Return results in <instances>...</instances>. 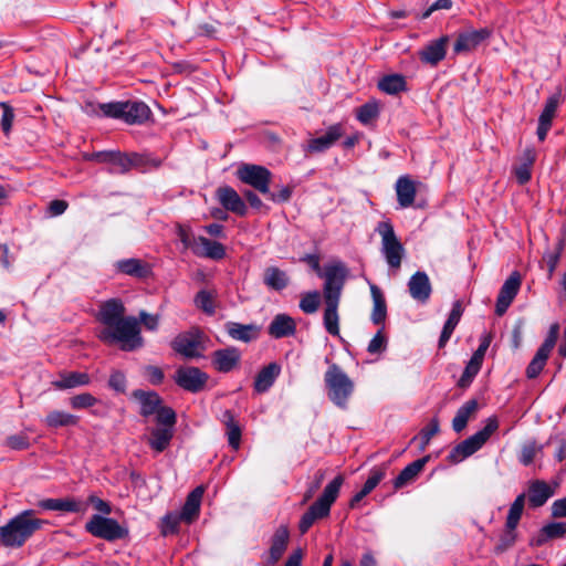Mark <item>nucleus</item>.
I'll return each instance as SVG.
<instances>
[{"label":"nucleus","mask_w":566,"mask_h":566,"mask_svg":"<svg viewBox=\"0 0 566 566\" xmlns=\"http://www.w3.org/2000/svg\"><path fill=\"white\" fill-rule=\"evenodd\" d=\"M126 307L120 298L114 297L99 304L97 321L105 326L98 338L105 344H120L125 352L136 350L144 345L137 317L125 316Z\"/></svg>","instance_id":"nucleus-1"},{"label":"nucleus","mask_w":566,"mask_h":566,"mask_svg":"<svg viewBox=\"0 0 566 566\" xmlns=\"http://www.w3.org/2000/svg\"><path fill=\"white\" fill-rule=\"evenodd\" d=\"M323 286L324 315L323 323L326 332L332 336H339V314L342 291L346 280V269L342 263L325 266Z\"/></svg>","instance_id":"nucleus-2"},{"label":"nucleus","mask_w":566,"mask_h":566,"mask_svg":"<svg viewBox=\"0 0 566 566\" xmlns=\"http://www.w3.org/2000/svg\"><path fill=\"white\" fill-rule=\"evenodd\" d=\"M44 524V520L34 517L32 510H25L0 527V544L21 547Z\"/></svg>","instance_id":"nucleus-3"},{"label":"nucleus","mask_w":566,"mask_h":566,"mask_svg":"<svg viewBox=\"0 0 566 566\" xmlns=\"http://www.w3.org/2000/svg\"><path fill=\"white\" fill-rule=\"evenodd\" d=\"M343 483L344 478L337 475L325 486L322 495L302 515L298 524L301 534H305L317 520L329 515L331 506L338 497Z\"/></svg>","instance_id":"nucleus-4"},{"label":"nucleus","mask_w":566,"mask_h":566,"mask_svg":"<svg viewBox=\"0 0 566 566\" xmlns=\"http://www.w3.org/2000/svg\"><path fill=\"white\" fill-rule=\"evenodd\" d=\"M324 382L329 400L340 409H346L354 392L355 384L336 364H332L325 375Z\"/></svg>","instance_id":"nucleus-5"},{"label":"nucleus","mask_w":566,"mask_h":566,"mask_svg":"<svg viewBox=\"0 0 566 566\" xmlns=\"http://www.w3.org/2000/svg\"><path fill=\"white\" fill-rule=\"evenodd\" d=\"M499 421L496 417L486 419L485 426L473 436L467 438L457 444L448 454L447 459L452 464H458L464 459L480 450L490 437L497 430Z\"/></svg>","instance_id":"nucleus-6"},{"label":"nucleus","mask_w":566,"mask_h":566,"mask_svg":"<svg viewBox=\"0 0 566 566\" xmlns=\"http://www.w3.org/2000/svg\"><path fill=\"white\" fill-rule=\"evenodd\" d=\"M101 109L105 116L122 119L129 125H142L151 115L148 105L140 101L102 104Z\"/></svg>","instance_id":"nucleus-7"},{"label":"nucleus","mask_w":566,"mask_h":566,"mask_svg":"<svg viewBox=\"0 0 566 566\" xmlns=\"http://www.w3.org/2000/svg\"><path fill=\"white\" fill-rule=\"evenodd\" d=\"M377 231L381 237V252L392 269H399L405 254V249L398 240L390 222H380Z\"/></svg>","instance_id":"nucleus-8"},{"label":"nucleus","mask_w":566,"mask_h":566,"mask_svg":"<svg viewBox=\"0 0 566 566\" xmlns=\"http://www.w3.org/2000/svg\"><path fill=\"white\" fill-rule=\"evenodd\" d=\"M85 531L94 537L108 542L122 539L128 535V531L111 517L94 514L85 524Z\"/></svg>","instance_id":"nucleus-9"},{"label":"nucleus","mask_w":566,"mask_h":566,"mask_svg":"<svg viewBox=\"0 0 566 566\" xmlns=\"http://www.w3.org/2000/svg\"><path fill=\"white\" fill-rule=\"evenodd\" d=\"M238 178L261 193H269L271 171L259 165L243 164L237 170Z\"/></svg>","instance_id":"nucleus-10"},{"label":"nucleus","mask_w":566,"mask_h":566,"mask_svg":"<svg viewBox=\"0 0 566 566\" xmlns=\"http://www.w3.org/2000/svg\"><path fill=\"white\" fill-rule=\"evenodd\" d=\"M171 348L186 358L201 357L202 334L199 328H191L178 334L171 342Z\"/></svg>","instance_id":"nucleus-11"},{"label":"nucleus","mask_w":566,"mask_h":566,"mask_svg":"<svg viewBox=\"0 0 566 566\" xmlns=\"http://www.w3.org/2000/svg\"><path fill=\"white\" fill-rule=\"evenodd\" d=\"M491 33L489 28L465 29L460 31L453 43V53L459 55L473 52L491 36Z\"/></svg>","instance_id":"nucleus-12"},{"label":"nucleus","mask_w":566,"mask_h":566,"mask_svg":"<svg viewBox=\"0 0 566 566\" xmlns=\"http://www.w3.org/2000/svg\"><path fill=\"white\" fill-rule=\"evenodd\" d=\"M174 379L182 389L190 392H199L205 388L209 376L198 367L187 366L179 367Z\"/></svg>","instance_id":"nucleus-13"},{"label":"nucleus","mask_w":566,"mask_h":566,"mask_svg":"<svg viewBox=\"0 0 566 566\" xmlns=\"http://www.w3.org/2000/svg\"><path fill=\"white\" fill-rule=\"evenodd\" d=\"M522 284V276L517 271L511 273V275L503 283L500 293L496 298L495 313L502 316L513 300L517 295Z\"/></svg>","instance_id":"nucleus-14"},{"label":"nucleus","mask_w":566,"mask_h":566,"mask_svg":"<svg viewBox=\"0 0 566 566\" xmlns=\"http://www.w3.org/2000/svg\"><path fill=\"white\" fill-rule=\"evenodd\" d=\"M85 158L87 160L109 165L108 171L111 174L123 175L127 172V153H122L119 150H103L86 155Z\"/></svg>","instance_id":"nucleus-15"},{"label":"nucleus","mask_w":566,"mask_h":566,"mask_svg":"<svg viewBox=\"0 0 566 566\" xmlns=\"http://www.w3.org/2000/svg\"><path fill=\"white\" fill-rule=\"evenodd\" d=\"M449 36L442 35L429 41L419 52V59L422 63L431 66L438 65L447 55Z\"/></svg>","instance_id":"nucleus-16"},{"label":"nucleus","mask_w":566,"mask_h":566,"mask_svg":"<svg viewBox=\"0 0 566 566\" xmlns=\"http://www.w3.org/2000/svg\"><path fill=\"white\" fill-rule=\"evenodd\" d=\"M554 494V488L543 480H532L528 482L527 501L528 505L533 509L543 506Z\"/></svg>","instance_id":"nucleus-17"},{"label":"nucleus","mask_w":566,"mask_h":566,"mask_svg":"<svg viewBox=\"0 0 566 566\" xmlns=\"http://www.w3.org/2000/svg\"><path fill=\"white\" fill-rule=\"evenodd\" d=\"M290 538V532L286 525L279 526L271 537V546L266 558L268 566L275 565L283 556Z\"/></svg>","instance_id":"nucleus-18"},{"label":"nucleus","mask_w":566,"mask_h":566,"mask_svg":"<svg viewBox=\"0 0 566 566\" xmlns=\"http://www.w3.org/2000/svg\"><path fill=\"white\" fill-rule=\"evenodd\" d=\"M217 197L219 202L226 210L237 213L239 216L247 214L248 208L242 198L233 188L229 186L218 188Z\"/></svg>","instance_id":"nucleus-19"},{"label":"nucleus","mask_w":566,"mask_h":566,"mask_svg":"<svg viewBox=\"0 0 566 566\" xmlns=\"http://www.w3.org/2000/svg\"><path fill=\"white\" fill-rule=\"evenodd\" d=\"M408 289L411 297L420 303H426L432 292L429 276L426 272H416L408 282Z\"/></svg>","instance_id":"nucleus-20"},{"label":"nucleus","mask_w":566,"mask_h":566,"mask_svg":"<svg viewBox=\"0 0 566 566\" xmlns=\"http://www.w3.org/2000/svg\"><path fill=\"white\" fill-rule=\"evenodd\" d=\"M240 359L241 353L235 347L218 349L212 354V365L220 373L231 371Z\"/></svg>","instance_id":"nucleus-21"},{"label":"nucleus","mask_w":566,"mask_h":566,"mask_svg":"<svg viewBox=\"0 0 566 566\" xmlns=\"http://www.w3.org/2000/svg\"><path fill=\"white\" fill-rule=\"evenodd\" d=\"M203 493L205 489L200 485L188 494L180 513H178L182 517V522L191 524L198 518Z\"/></svg>","instance_id":"nucleus-22"},{"label":"nucleus","mask_w":566,"mask_h":566,"mask_svg":"<svg viewBox=\"0 0 566 566\" xmlns=\"http://www.w3.org/2000/svg\"><path fill=\"white\" fill-rule=\"evenodd\" d=\"M343 133L340 124L332 125L328 127L325 135L313 138L308 142L307 150L311 153H322L332 147V145L343 136Z\"/></svg>","instance_id":"nucleus-23"},{"label":"nucleus","mask_w":566,"mask_h":566,"mask_svg":"<svg viewBox=\"0 0 566 566\" xmlns=\"http://www.w3.org/2000/svg\"><path fill=\"white\" fill-rule=\"evenodd\" d=\"M296 332L295 321L287 314H277L268 327V333L274 338L293 336Z\"/></svg>","instance_id":"nucleus-24"},{"label":"nucleus","mask_w":566,"mask_h":566,"mask_svg":"<svg viewBox=\"0 0 566 566\" xmlns=\"http://www.w3.org/2000/svg\"><path fill=\"white\" fill-rule=\"evenodd\" d=\"M395 188L400 208L411 207L417 195L415 181L409 176H401L397 179Z\"/></svg>","instance_id":"nucleus-25"},{"label":"nucleus","mask_w":566,"mask_h":566,"mask_svg":"<svg viewBox=\"0 0 566 566\" xmlns=\"http://www.w3.org/2000/svg\"><path fill=\"white\" fill-rule=\"evenodd\" d=\"M193 254L200 258L221 260L226 255V249L220 242L198 237L197 244L193 247Z\"/></svg>","instance_id":"nucleus-26"},{"label":"nucleus","mask_w":566,"mask_h":566,"mask_svg":"<svg viewBox=\"0 0 566 566\" xmlns=\"http://www.w3.org/2000/svg\"><path fill=\"white\" fill-rule=\"evenodd\" d=\"M132 396L139 402V413L143 417H149L151 415H155L160 405L163 403L160 396L155 391H145L142 389H137L133 391Z\"/></svg>","instance_id":"nucleus-27"},{"label":"nucleus","mask_w":566,"mask_h":566,"mask_svg":"<svg viewBox=\"0 0 566 566\" xmlns=\"http://www.w3.org/2000/svg\"><path fill=\"white\" fill-rule=\"evenodd\" d=\"M90 382L91 377L87 373L63 371L59 375V379L54 380L52 385L57 390H66L87 386Z\"/></svg>","instance_id":"nucleus-28"},{"label":"nucleus","mask_w":566,"mask_h":566,"mask_svg":"<svg viewBox=\"0 0 566 566\" xmlns=\"http://www.w3.org/2000/svg\"><path fill=\"white\" fill-rule=\"evenodd\" d=\"M281 367L276 363H271L263 367L256 375L254 380V389L256 392L262 394L268 391L275 379L279 377Z\"/></svg>","instance_id":"nucleus-29"},{"label":"nucleus","mask_w":566,"mask_h":566,"mask_svg":"<svg viewBox=\"0 0 566 566\" xmlns=\"http://www.w3.org/2000/svg\"><path fill=\"white\" fill-rule=\"evenodd\" d=\"M428 460L429 457L426 455L408 464L394 480V488L398 490L415 481L419 473L423 470Z\"/></svg>","instance_id":"nucleus-30"},{"label":"nucleus","mask_w":566,"mask_h":566,"mask_svg":"<svg viewBox=\"0 0 566 566\" xmlns=\"http://www.w3.org/2000/svg\"><path fill=\"white\" fill-rule=\"evenodd\" d=\"M43 510L78 513L83 511L81 502L74 499H45L39 502Z\"/></svg>","instance_id":"nucleus-31"},{"label":"nucleus","mask_w":566,"mask_h":566,"mask_svg":"<svg viewBox=\"0 0 566 566\" xmlns=\"http://www.w3.org/2000/svg\"><path fill=\"white\" fill-rule=\"evenodd\" d=\"M478 408H479V405L475 399H470L464 405H462L458 409V411L452 420V429L457 433L462 432L465 429L470 418L473 417L475 415V412L478 411Z\"/></svg>","instance_id":"nucleus-32"},{"label":"nucleus","mask_w":566,"mask_h":566,"mask_svg":"<svg viewBox=\"0 0 566 566\" xmlns=\"http://www.w3.org/2000/svg\"><path fill=\"white\" fill-rule=\"evenodd\" d=\"M263 283L271 290L282 291L289 285L290 277L285 271L277 266H269L264 270Z\"/></svg>","instance_id":"nucleus-33"},{"label":"nucleus","mask_w":566,"mask_h":566,"mask_svg":"<svg viewBox=\"0 0 566 566\" xmlns=\"http://www.w3.org/2000/svg\"><path fill=\"white\" fill-rule=\"evenodd\" d=\"M78 421L80 418L77 416L62 410L50 411L43 420L44 424L50 429L77 426Z\"/></svg>","instance_id":"nucleus-34"},{"label":"nucleus","mask_w":566,"mask_h":566,"mask_svg":"<svg viewBox=\"0 0 566 566\" xmlns=\"http://www.w3.org/2000/svg\"><path fill=\"white\" fill-rule=\"evenodd\" d=\"M566 535V522H552L544 525L537 537L535 538V545L542 546L546 542L555 538H562Z\"/></svg>","instance_id":"nucleus-35"},{"label":"nucleus","mask_w":566,"mask_h":566,"mask_svg":"<svg viewBox=\"0 0 566 566\" xmlns=\"http://www.w3.org/2000/svg\"><path fill=\"white\" fill-rule=\"evenodd\" d=\"M226 329L231 338L244 343H249L258 337V329L254 325L229 322L226 324Z\"/></svg>","instance_id":"nucleus-36"},{"label":"nucleus","mask_w":566,"mask_h":566,"mask_svg":"<svg viewBox=\"0 0 566 566\" xmlns=\"http://www.w3.org/2000/svg\"><path fill=\"white\" fill-rule=\"evenodd\" d=\"M370 292L374 303L370 319L374 324L379 325L385 322L387 316L386 301L380 289L377 285L371 284Z\"/></svg>","instance_id":"nucleus-37"},{"label":"nucleus","mask_w":566,"mask_h":566,"mask_svg":"<svg viewBox=\"0 0 566 566\" xmlns=\"http://www.w3.org/2000/svg\"><path fill=\"white\" fill-rule=\"evenodd\" d=\"M222 421L227 429L228 442L231 448L238 449L241 441V428L239 422L235 420L234 415L231 410H226L222 413Z\"/></svg>","instance_id":"nucleus-38"},{"label":"nucleus","mask_w":566,"mask_h":566,"mask_svg":"<svg viewBox=\"0 0 566 566\" xmlns=\"http://www.w3.org/2000/svg\"><path fill=\"white\" fill-rule=\"evenodd\" d=\"M174 437V429L170 428H156L150 432L148 444L156 452L165 451Z\"/></svg>","instance_id":"nucleus-39"},{"label":"nucleus","mask_w":566,"mask_h":566,"mask_svg":"<svg viewBox=\"0 0 566 566\" xmlns=\"http://www.w3.org/2000/svg\"><path fill=\"white\" fill-rule=\"evenodd\" d=\"M116 269L120 273L135 277H146L148 274L147 265L142 260L134 258L118 261Z\"/></svg>","instance_id":"nucleus-40"},{"label":"nucleus","mask_w":566,"mask_h":566,"mask_svg":"<svg viewBox=\"0 0 566 566\" xmlns=\"http://www.w3.org/2000/svg\"><path fill=\"white\" fill-rule=\"evenodd\" d=\"M565 247H566V229L564 230L563 235L558 239L554 249L545 252V254L543 256V260H544V262H546V265H547L549 279L553 276V273L559 262L562 252Z\"/></svg>","instance_id":"nucleus-41"},{"label":"nucleus","mask_w":566,"mask_h":566,"mask_svg":"<svg viewBox=\"0 0 566 566\" xmlns=\"http://www.w3.org/2000/svg\"><path fill=\"white\" fill-rule=\"evenodd\" d=\"M406 80L400 74L386 75L378 82L379 90L387 94H398L406 91Z\"/></svg>","instance_id":"nucleus-42"},{"label":"nucleus","mask_w":566,"mask_h":566,"mask_svg":"<svg viewBox=\"0 0 566 566\" xmlns=\"http://www.w3.org/2000/svg\"><path fill=\"white\" fill-rule=\"evenodd\" d=\"M525 497V493H522L517 495L514 502L511 504L505 523L506 528L516 530L523 514Z\"/></svg>","instance_id":"nucleus-43"},{"label":"nucleus","mask_w":566,"mask_h":566,"mask_svg":"<svg viewBox=\"0 0 566 566\" xmlns=\"http://www.w3.org/2000/svg\"><path fill=\"white\" fill-rule=\"evenodd\" d=\"M216 291L201 290L195 297V305L208 315L216 313Z\"/></svg>","instance_id":"nucleus-44"},{"label":"nucleus","mask_w":566,"mask_h":566,"mask_svg":"<svg viewBox=\"0 0 566 566\" xmlns=\"http://www.w3.org/2000/svg\"><path fill=\"white\" fill-rule=\"evenodd\" d=\"M182 517L177 512L167 513L160 521V533L164 536L178 533Z\"/></svg>","instance_id":"nucleus-45"},{"label":"nucleus","mask_w":566,"mask_h":566,"mask_svg":"<svg viewBox=\"0 0 566 566\" xmlns=\"http://www.w3.org/2000/svg\"><path fill=\"white\" fill-rule=\"evenodd\" d=\"M549 355L542 352L541 349H537L535 356L528 364L526 368V376L530 379L536 378L541 371L544 369L546 361L548 359Z\"/></svg>","instance_id":"nucleus-46"},{"label":"nucleus","mask_w":566,"mask_h":566,"mask_svg":"<svg viewBox=\"0 0 566 566\" xmlns=\"http://www.w3.org/2000/svg\"><path fill=\"white\" fill-rule=\"evenodd\" d=\"M482 366V361L478 360L476 358L471 357L468 365L464 368V371L462 376L460 377L458 381V386L461 388L468 387L473 378L478 375Z\"/></svg>","instance_id":"nucleus-47"},{"label":"nucleus","mask_w":566,"mask_h":566,"mask_svg":"<svg viewBox=\"0 0 566 566\" xmlns=\"http://www.w3.org/2000/svg\"><path fill=\"white\" fill-rule=\"evenodd\" d=\"M321 303V296L317 291L307 292L302 295L300 301V308L306 314L315 313Z\"/></svg>","instance_id":"nucleus-48"},{"label":"nucleus","mask_w":566,"mask_h":566,"mask_svg":"<svg viewBox=\"0 0 566 566\" xmlns=\"http://www.w3.org/2000/svg\"><path fill=\"white\" fill-rule=\"evenodd\" d=\"M97 398L90 392H82L70 398L69 403L72 409H87L97 403Z\"/></svg>","instance_id":"nucleus-49"},{"label":"nucleus","mask_w":566,"mask_h":566,"mask_svg":"<svg viewBox=\"0 0 566 566\" xmlns=\"http://www.w3.org/2000/svg\"><path fill=\"white\" fill-rule=\"evenodd\" d=\"M379 108L376 103H366L357 108L356 116L361 124H369L373 119L377 118Z\"/></svg>","instance_id":"nucleus-50"},{"label":"nucleus","mask_w":566,"mask_h":566,"mask_svg":"<svg viewBox=\"0 0 566 566\" xmlns=\"http://www.w3.org/2000/svg\"><path fill=\"white\" fill-rule=\"evenodd\" d=\"M155 415L159 424H164L165 428L172 429L177 420L176 412L172 408L160 405Z\"/></svg>","instance_id":"nucleus-51"},{"label":"nucleus","mask_w":566,"mask_h":566,"mask_svg":"<svg viewBox=\"0 0 566 566\" xmlns=\"http://www.w3.org/2000/svg\"><path fill=\"white\" fill-rule=\"evenodd\" d=\"M543 446H538L535 441L526 442L521 450L520 462L524 465H530Z\"/></svg>","instance_id":"nucleus-52"},{"label":"nucleus","mask_w":566,"mask_h":566,"mask_svg":"<svg viewBox=\"0 0 566 566\" xmlns=\"http://www.w3.org/2000/svg\"><path fill=\"white\" fill-rule=\"evenodd\" d=\"M558 336H559V324L554 323L549 326L547 336L538 349L551 355L552 350L554 349V347L556 345Z\"/></svg>","instance_id":"nucleus-53"},{"label":"nucleus","mask_w":566,"mask_h":566,"mask_svg":"<svg viewBox=\"0 0 566 566\" xmlns=\"http://www.w3.org/2000/svg\"><path fill=\"white\" fill-rule=\"evenodd\" d=\"M127 172L132 169H147L148 154L129 153L127 154Z\"/></svg>","instance_id":"nucleus-54"},{"label":"nucleus","mask_w":566,"mask_h":566,"mask_svg":"<svg viewBox=\"0 0 566 566\" xmlns=\"http://www.w3.org/2000/svg\"><path fill=\"white\" fill-rule=\"evenodd\" d=\"M108 386L116 392L124 394L126 391V376L120 370H114L108 379Z\"/></svg>","instance_id":"nucleus-55"},{"label":"nucleus","mask_w":566,"mask_h":566,"mask_svg":"<svg viewBox=\"0 0 566 566\" xmlns=\"http://www.w3.org/2000/svg\"><path fill=\"white\" fill-rule=\"evenodd\" d=\"M385 469L382 468H374L368 479L366 480L363 489L369 494L378 484L379 482L385 478Z\"/></svg>","instance_id":"nucleus-56"},{"label":"nucleus","mask_w":566,"mask_h":566,"mask_svg":"<svg viewBox=\"0 0 566 566\" xmlns=\"http://www.w3.org/2000/svg\"><path fill=\"white\" fill-rule=\"evenodd\" d=\"M0 107L3 109L2 118H1V128L6 135H8L11 130L12 123L14 119L13 108L7 104L6 102L0 103Z\"/></svg>","instance_id":"nucleus-57"},{"label":"nucleus","mask_w":566,"mask_h":566,"mask_svg":"<svg viewBox=\"0 0 566 566\" xmlns=\"http://www.w3.org/2000/svg\"><path fill=\"white\" fill-rule=\"evenodd\" d=\"M177 235L186 249L193 252V247L197 244V238L192 234L189 228L179 226Z\"/></svg>","instance_id":"nucleus-58"},{"label":"nucleus","mask_w":566,"mask_h":566,"mask_svg":"<svg viewBox=\"0 0 566 566\" xmlns=\"http://www.w3.org/2000/svg\"><path fill=\"white\" fill-rule=\"evenodd\" d=\"M324 479H325V471H323V470H318L314 474V479L308 484V488L304 494V502H307L310 499L313 497V495L316 493V491L321 488Z\"/></svg>","instance_id":"nucleus-59"},{"label":"nucleus","mask_w":566,"mask_h":566,"mask_svg":"<svg viewBox=\"0 0 566 566\" xmlns=\"http://www.w3.org/2000/svg\"><path fill=\"white\" fill-rule=\"evenodd\" d=\"M439 431V422L437 419H432L430 423L421 430V449H424L433 436H436Z\"/></svg>","instance_id":"nucleus-60"},{"label":"nucleus","mask_w":566,"mask_h":566,"mask_svg":"<svg viewBox=\"0 0 566 566\" xmlns=\"http://www.w3.org/2000/svg\"><path fill=\"white\" fill-rule=\"evenodd\" d=\"M515 539H516L515 530L505 527V531H504L503 535L501 536L500 543L495 547V551L497 553L504 552L505 549H507L509 547H511L514 544Z\"/></svg>","instance_id":"nucleus-61"},{"label":"nucleus","mask_w":566,"mask_h":566,"mask_svg":"<svg viewBox=\"0 0 566 566\" xmlns=\"http://www.w3.org/2000/svg\"><path fill=\"white\" fill-rule=\"evenodd\" d=\"M557 108V103L554 98H549L539 115L538 122L552 125L553 117Z\"/></svg>","instance_id":"nucleus-62"},{"label":"nucleus","mask_w":566,"mask_h":566,"mask_svg":"<svg viewBox=\"0 0 566 566\" xmlns=\"http://www.w3.org/2000/svg\"><path fill=\"white\" fill-rule=\"evenodd\" d=\"M385 348H386V338L382 335L381 331H379L369 342L367 350L370 354H379Z\"/></svg>","instance_id":"nucleus-63"},{"label":"nucleus","mask_w":566,"mask_h":566,"mask_svg":"<svg viewBox=\"0 0 566 566\" xmlns=\"http://www.w3.org/2000/svg\"><path fill=\"white\" fill-rule=\"evenodd\" d=\"M138 323H143L148 331H156L159 325V316L148 314L145 311L139 312Z\"/></svg>","instance_id":"nucleus-64"}]
</instances>
